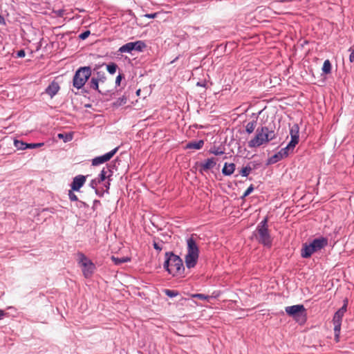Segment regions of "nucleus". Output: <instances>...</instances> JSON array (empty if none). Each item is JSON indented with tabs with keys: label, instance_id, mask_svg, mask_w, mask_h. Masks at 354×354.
Masks as SVG:
<instances>
[{
	"label": "nucleus",
	"instance_id": "f257e3e1",
	"mask_svg": "<svg viewBox=\"0 0 354 354\" xmlns=\"http://www.w3.org/2000/svg\"><path fill=\"white\" fill-rule=\"evenodd\" d=\"M198 237L196 234H192L186 239V254L185 263L189 269L194 268L199 258Z\"/></svg>",
	"mask_w": 354,
	"mask_h": 354
},
{
	"label": "nucleus",
	"instance_id": "f03ea898",
	"mask_svg": "<svg viewBox=\"0 0 354 354\" xmlns=\"http://www.w3.org/2000/svg\"><path fill=\"white\" fill-rule=\"evenodd\" d=\"M276 138L274 131L270 129L268 127L257 128L255 136L248 142L250 148H257L263 145L268 143Z\"/></svg>",
	"mask_w": 354,
	"mask_h": 354
},
{
	"label": "nucleus",
	"instance_id": "7ed1b4c3",
	"mask_svg": "<svg viewBox=\"0 0 354 354\" xmlns=\"http://www.w3.org/2000/svg\"><path fill=\"white\" fill-rule=\"evenodd\" d=\"M164 268L173 276L183 277L185 268L181 258L173 252L165 253Z\"/></svg>",
	"mask_w": 354,
	"mask_h": 354
},
{
	"label": "nucleus",
	"instance_id": "20e7f679",
	"mask_svg": "<svg viewBox=\"0 0 354 354\" xmlns=\"http://www.w3.org/2000/svg\"><path fill=\"white\" fill-rule=\"evenodd\" d=\"M268 222V217H266L261 223H259L254 232V236L259 243L263 244L264 246L270 248L272 243V239L270 234Z\"/></svg>",
	"mask_w": 354,
	"mask_h": 354
},
{
	"label": "nucleus",
	"instance_id": "39448f33",
	"mask_svg": "<svg viewBox=\"0 0 354 354\" xmlns=\"http://www.w3.org/2000/svg\"><path fill=\"white\" fill-rule=\"evenodd\" d=\"M89 88L97 91L102 94H106L108 91V82L104 72H97L88 82Z\"/></svg>",
	"mask_w": 354,
	"mask_h": 354
},
{
	"label": "nucleus",
	"instance_id": "423d86ee",
	"mask_svg": "<svg viewBox=\"0 0 354 354\" xmlns=\"http://www.w3.org/2000/svg\"><path fill=\"white\" fill-rule=\"evenodd\" d=\"M91 75V68L89 66L80 67L75 73L73 85L77 89L82 88Z\"/></svg>",
	"mask_w": 354,
	"mask_h": 354
},
{
	"label": "nucleus",
	"instance_id": "0eeeda50",
	"mask_svg": "<svg viewBox=\"0 0 354 354\" xmlns=\"http://www.w3.org/2000/svg\"><path fill=\"white\" fill-rule=\"evenodd\" d=\"M285 310L289 316L294 317L297 321H299L301 317L303 320H305L306 308L302 304L287 306L286 307Z\"/></svg>",
	"mask_w": 354,
	"mask_h": 354
},
{
	"label": "nucleus",
	"instance_id": "6e6552de",
	"mask_svg": "<svg viewBox=\"0 0 354 354\" xmlns=\"http://www.w3.org/2000/svg\"><path fill=\"white\" fill-rule=\"evenodd\" d=\"M118 150V147H115V149L105 153L104 155L95 158L92 160V165H98L106 161H109L116 153Z\"/></svg>",
	"mask_w": 354,
	"mask_h": 354
},
{
	"label": "nucleus",
	"instance_id": "1a4fd4ad",
	"mask_svg": "<svg viewBox=\"0 0 354 354\" xmlns=\"http://www.w3.org/2000/svg\"><path fill=\"white\" fill-rule=\"evenodd\" d=\"M344 315L339 313V312H336L334 315L333 322L334 325V331L335 338L337 339L339 335L340 330H341V324Z\"/></svg>",
	"mask_w": 354,
	"mask_h": 354
},
{
	"label": "nucleus",
	"instance_id": "9d476101",
	"mask_svg": "<svg viewBox=\"0 0 354 354\" xmlns=\"http://www.w3.org/2000/svg\"><path fill=\"white\" fill-rule=\"evenodd\" d=\"M310 244L311 248L313 249L314 252H315L327 245L328 239L324 237H320L314 239Z\"/></svg>",
	"mask_w": 354,
	"mask_h": 354
},
{
	"label": "nucleus",
	"instance_id": "9b49d317",
	"mask_svg": "<svg viewBox=\"0 0 354 354\" xmlns=\"http://www.w3.org/2000/svg\"><path fill=\"white\" fill-rule=\"evenodd\" d=\"M86 182V176L78 175L73 178L71 183V189L73 191L78 192Z\"/></svg>",
	"mask_w": 354,
	"mask_h": 354
},
{
	"label": "nucleus",
	"instance_id": "f8f14e48",
	"mask_svg": "<svg viewBox=\"0 0 354 354\" xmlns=\"http://www.w3.org/2000/svg\"><path fill=\"white\" fill-rule=\"evenodd\" d=\"M299 130L297 124H294L290 129V135L291 137L290 146H296L299 142Z\"/></svg>",
	"mask_w": 354,
	"mask_h": 354
},
{
	"label": "nucleus",
	"instance_id": "ddd939ff",
	"mask_svg": "<svg viewBox=\"0 0 354 354\" xmlns=\"http://www.w3.org/2000/svg\"><path fill=\"white\" fill-rule=\"evenodd\" d=\"M60 86L59 84L55 81H53L46 88V93H47L52 98L54 97L59 91Z\"/></svg>",
	"mask_w": 354,
	"mask_h": 354
},
{
	"label": "nucleus",
	"instance_id": "4468645a",
	"mask_svg": "<svg viewBox=\"0 0 354 354\" xmlns=\"http://www.w3.org/2000/svg\"><path fill=\"white\" fill-rule=\"evenodd\" d=\"M216 164L214 158H208L205 160L203 162L200 164L201 171H207L210 169H212Z\"/></svg>",
	"mask_w": 354,
	"mask_h": 354
},
{
	"label": "nucleus",
	"instance_id": "2eb2a0df",
	"mask_svg": "<svg viewBox=\"0 0 354 354\" xmlns=\"http://www.w3.org/2000/svg\"><path fill=\"white\" fill-rule=\"evenodd\" d=\"M82 268L83 274L86 278L90 277L93 274L95 269V266L93 262L88 263V264H86L84 267Z\"/></svg>",
	"mask_w": 354,
	"mask_h": 354
},
{
	"label": "nucleus",
	"instance_id": "dca6fc26",
	"mask_svg": "<svg viewBox=\"0 0 354 354\" xmlns=\"http://www.w3.org/2000/svg\"><path fill=\"white\" fill-rule=\"evenodd\" d=\"M112 176V171L109 169V167L103 168L101 171V173L99 175V178H97V183H100L104 181L106 178L110 179V177Z\"/></svg>",
	"mask_w": 354,
	"mask_h": 354
},
{
	"label": "nucleus",
	"instance_id": "f3484780",
	"mask_svg": "<svg viewBox=\"0 0 354 354\" xmlns=\"http://www.w3.org/2000/svg\"><path fill=\"white\" fill-rule=\"evenodd\" d=\"M314 253L310 244H304L301 250V255L303 258H308Z\"/></svg>",
	"mask_w": 354,
	"mask_h": 354
},
{
	"label": "nucleus",
	"instance_id": "a211bd4d",
	"mask_svg": "<svg viewBox=\"0 0 354 354\" xmlns=\"http://www.w3.org/2000/svg\"><path fill=\"white\" fill-rule=\"evenodd\" d=\"M235 167L236 166L234 163L225 162L222 169V173L225 176H230L234 173Z\"/></svg>",
	"mask_w": 354,
	"mask_h": 354
},
{
	"label": "nucleus",
	"instance_id": "6ab92c4d",
	"mask_svg": "<svg viewBox=\"0 0 354 354\" xmlns=\"http://www.w3.org/2000/svg\"><path fill=\"white\" fill-rule=\"evenodd\" d=\"M204 145V141L203 140H200L198 141L190 142L187 144V149H200L203 147Z\"/></svg>",
	"mask_w": 354,
	"mask_h": 354
},
{
	"label": "nucleus",
	"instance_id": "aec40b11",
	"mask_svg": "<svg viewBox=\"0 0 354 354\" xmlns=\"http://www.w3.org/2000/svg\"><path fill=\"white\" fill-rule=\"evenodd\" d=\"M77 256L79 263L80 264L81 267H84L86 264H88V263H92V261L90 259H88L86 257V256L82 252H79L77 254Z\"/></svg>",
	"mask_w": 354,
	"mask_h": 354
},
{
	"label": "nucleus",
	"instance_id": "412c9836",
	"mask_svg": "<svg viewBox=\"0 0 354 354\" xmlns=\"http://www.w3.org/2000/svg\"><path fill=\"white\" fill-rule=\"evenodd\" d=\"M295 147V146H290V142H289L288 145L286 147L281 149L279 151V152L281 154V156H283V158L287 157L288 156L290 151H292Z\"/></svg>",
	"mask_w": 354,
	"mask_h": 354
},
{
	"label": "nucleus",
	"instance_id": "4be33fe9",
	"mask_svg": "<svg viewBox=\"0 0 354 354\" xmlns=\"http://www.w3.org/2000/svg\"><path fill=\"white\" fill-rule=\"evenodd\" d=\"M111 260L115 265H120L121 263L130 261L131 259L129 257L118 258V257H115V256H112Z\"/></svg>",
	"mask_w": 354,
	"mask_h": 354
},
{
	"label": "nucleus",
	"instance_id": "5701e85b",
	"mask_svg": "<svg viewBox=\"0 0 354 354\" xmlns=\"http://www.w3.org/2000/svg\"><path fill=\"white\" fill-rule=\"evenodd\" d=\"M257 120H253L248 122L245 126V131L249 134L252 133L254 131L257 127Z\"/></svg>",
	"mask_w": 354,
	"mask_h": 354
},
{
	"label": "nucleus",
	"instance_id": "b1692460",
	"mask_svg": "<svg viewBox=\"0 0 354 354\" xmlns=\"http://www.w3.org/2000/svg\"><path fill=\"white\" fill-rule=\"evenodd\" d=\"M132 50H133L132 42H129L119 48V51L122 53H131Z\"/></svg>",
	"mask_w": 354,
	"mask_h": 354
},
{
	"label": "nucleus",
	"instance_id": "393cba45",
	"mask_svg": "<svg viewBox=\"0 0 354 354\" xmlns=\"http://www.w3.org/2000/svg\"><path fill=\"white\" fill-rule=\"evenodd\" d=\"M133 50L138 51H142L144 48L146 47L145 44L142 41H137L135 42H132Z\"/></svg>",
	"mask_w": 354,
	"mask_h": 354
},
{
	"label": "nucleus",
	"instance_id": "a878e982",
	"mask_svg": "<svg viewBox=\"0 0 354 354\" xmlns=\"http://www.w3.org/2000/svg\"><path fill=\"white\" fill-rule=\"evenodd\" d=\"M331 64L330 62L328 59H326L324 61L323 67H322V71L325 74H329L331 72Z\"/></svg>",
	"mask_w": 354,
	"mask_h": 354
},
{
	"label": "nucleus",
	"instance_id": "bb28decb",
	"mask_svg": "<svg viewBox=\"0 0 354 354\" xmlns=\"http://www.w3.org/2000/svg\"><path fill=\"white\" fill-rule=\"evenodd\" d=\"M283 158V156H281V154L279 151L278 153H275L274 156H272V157H270L269 158L268 162L270 164H274V163L277 162L278 161L281 160Z\"/></svg>",
	"mask_w": 354,
	"mask_h": 354
},
{
	"label": "nucleus",
	"instance_id": "cd10ccee",
	"mask_svg": "<svg viewBox=\"0 0 354 354\" xmlns=\"http://www.w3.org/2000/svg\"><path fill=\"white\" fill-rule=\"evenodd\" d=\"M252 170V168L250 166H249V165L246 166L241 169V170L240 171V174L242 176L246 177L250 174V173L251 172Z\"/></svg>",
	"mask_w": 354,
	"mask_h": 354
},
{
	"label": "nucleus",
	"instance_id": "c85d7f7f",
	"mask_svg": "<svg viewBox=\"0 0 354 354\" xmlns=\"http://www.w3.org/2000/svg\"><path fill=\"white\" fill-rule=\"evenodd\" d=\"M14 144L15 147H17L18 149L23 150L28 148V147H26L27 144L22 141L15 140Z\"/></svg>",
	"mask_w": 354,
	"mask_h": 354
},
{
	"label": "nucleus",
	"instance_id": "c756f323",
	"mask_svg": "<svg viewBox=\"0 0 354 354\" xmlns=\"http://www.w3.org/2000/svg\"><path fill=\"white\" fill-rule=\"evenodd\" d=\"M57 137L60 139H63L65 142L71 141L73 138V136L71 134H64V133H59L57 135Z\"/></svg>",
	"mask_w": 354,
	"mask_h": 354
},
{
	"label": "nucleus",
	"instance_id": "7c9ffc66",
	"mask_svg": "<svg viewBox=\"0 0 354 354\" xmlns=\"http://www.w3.org/2000/svg\"><path fill=\"white\" fill-rule=\"evenodd\" d=\"M106 69L111 74H114L116 72L117 65L114 63L109 64L106 66Z\"/></svg>",
	"mask_w": 354,
	"mask_h": 354
},
{
	"label": "nucleus",
	"instance_id": "2f4dec72",
	"mask_svg": "<svg viewBox=\"0 0 354 354\" xmlns=\"http://www.w3.org/2000/svg\"><path fill=\"white\" fill-rule=\"evenodd\" d=\"M127 99L125 96H122L119 97L118 100L115 102L117 106H121L127 103Z\"/></svg>",
	"mask_w": 354,
	"mask_h": 354
},
{
	"label": "nucleus",
	"instance_id": "473e14b6",
	"mask_svg": "<svg viewBox=\"0 0 354 354\" xmlns=\"http://www.w3.org/2000/svg\"><path fill=\"white\" fill-rule=\"evenodd\" d=\"M348 51L350 52L349 61L351 63H353L354 62V46H351L348 49Z\"/></svg>",
	"mask_w": 354,
	"mask_h": 354
},
{
	"label": "nucleus",
	"instance_id": "72a5a7b5",
	"mask_svg": "<svg viewBox=\"0 0 354 354\" xmlns=\"http://www.w3.org/2000/svg\"><path fill=\"white\" fill-rule=\"evenodd\" d=\"M254 190V187L252 185H250V186L245 190L244 192L242 198H245L248 196L249 194H250Z\"/></svg>",
	"mask_w": 354,
	"mask_h": 354
},
{
	"label": "nucleus",
	"instance_id": "f704fd0d",
	"mask_svg": "<svg viewBox=\"0 0 354 354\" xmlns=\"http://www.w3.org/2000/svg\"><path fill=\"white\" fill-rule=\"evenodd\" d=\"M68 197L71 201H77V196L73 193V190H70L68 192Z\"/></svg>",
	"mask_w": 354,
	"mask_h": 354
},
{
	"label": "nucleus",
	"instance_id": "c9c22d12",
	"mask_svg": "<svg viewBox=\"0 0 354 354\" xmlns=\"http://www.w3.org/2000/svg\"><path fill=\"white\" fill-rule=\"evenodd\" d=\"M90 34H91V32L89 30H86V31L82 32L79 35V37H80V39L84 40V39H86L90 35Z\"/></svg>",
	"mask_w": 354,
	"mask_h": 354
},
{
	"label": "nucleus",
	"instance_id": "e433bc0d",
	"mask_svg": "<svg viewBox=\"0 0 354 354\" xmlns=\"http://www.w3.org/2000/svg\"><path fill=\"white\" fill-rule=\"evenodd\" d=\"M210 153L216 155V156H218V155H222L224 153V151L221 150L220 149L217 148V149H211L210 150Z\"/></svg>",
	"mask_w": 354,
	"mask_h": 354
},
{
	"label": "nucleus",
	"instance_id": "4c0bfd02",
	"mask_svg": "<svg viewBox=\"0 0 354 354\" xmlns=\"http://www.w3.org/2000/svg\"><path fill=\"white\" fill-rule=\"evenodd\" d=\"M154 249H156L158 251H161L162 249V243H160L156 241H153V243Z\"/></svg>",
	"mask_w": 354,
	"mask_h": 354
},
{
	"label": "nucleus",
	"instance_id": "58836bf2",
	"mask_svg": "<svg viewBox=\"0 0 354 354\" xmlns=\"http://www.w3.org/2000/svg\"><path fill=\"white\" fill-rule=\"evenodd\" d=\"M43 145H44L43 143H31V144L26 145V147H28V148L34 149V148L41 147Z\"/></svg>",
	"mask_w": 354,
	"mask_h": 354
},
{
	"label": "nucleus",
	"instance_id": "ea45409f",
	"mask_svg": "<svg viewBox=\"0 0 354 354\" xmlns=\"http://www.w3.org/2000/svg\"><path fill=\"white\" fill-rule=\"evenodd\" d=\"M165 294L170 297H175L178 295L176 292L171 290H166Z\"/></svg>",
	"mask_w": 354,
	"mask_h": 354
},
{
	"label": "nucleus",
	"instance_id": "a19ab883",
	"mask_svg": "<svg viewBox=\"0 0 354 354\" xmlns=\"http://www.w3.org/2000/svg\"><path fill=\"white\" fill-rule=\"evenodd\" d=\"M193 297L198 298L200 299H207L208 298L207 296H205L203 294H195L192 295Z\"/></svg>",
	"mask_w": 354,
	"mask_h": 354
},
{
	"label": "nucleus",
	"instance_id": "79ce46f5",
	"mask_svg": "<svg viewBox=\"0 0 354 354\" xmlns=\"http://www.w3.org/2000/svg\"><path fill=\"white\" fill-rule=\"evenodd\" d=\"M346 306H347V304H346V303H345V304L343 305V306L337 310V312H339V313H341V314L344 315V313H346Z\"/></svg>",
	"mask_w": 354,
	"mask_h": 354
},
{
	"label": "nucleus",
	"instance_id": "37998d69",
	"mask_svg": "<svg viewBox=\"0 0 354 354\" xmlns=\"http://www.w3.org/2000/svg\"><path fill=\"white\" fill-rule=\"evenodd\" d=\"M158 15V12L151 13V14H146V15H145V17L147 18L153 19V18H156Z\"/></svg>",
	"mask_w": 354,
	"mask_h": 354
},
{
	"label": "nucleus",
	"instance_id": "c03bdc74",
	"mask_svg": "<svg viewBox=\"0 0 354 354\" xmlns=\"http://www.w3.org/2000/svg\"><path fill=\"white\" fill-rule=\"evenodd\" d=\"M26 55V53L24 50H20L17 53V57H24Z\"/></svg>",
	"mask_w": 354,
	"mask_h": 354
},
{
	"label": "nucleus",
	"instance_id": "a18cd8bd",
	"mask_svg": "<svg viewBox=\"0 0 354 354\" xmlns=\"http://www.w3.org/2000/svg\"><path fill=\"white\" fill-rule=\"evenodd\" d=\"M122 76L121 75H119L117 77H116V80H115V84L117 85H120V82L122 80Z\"/></svg>",
	"mask_w": 354,
	"mask_h": 354
},
{
	"label": "nucleus",
	"instance_id": "49530a36",
	"mask_svg": "<svg viewBox=\"0 0 354 354\" xmlns=\"http://www.w3.org/2000/svg\"><path fill=\"white\" fill-rule=\"evenodd\" d=\"M5 315V313L3 310H1L0 309V319H1L3 318V317Z\"/></svg>",
	"mask_w": 354,
	"mask_h": 354
},
{
	"label": "nucleus",
	"instance_id": "de8ad7c7",
	"mask_svg": "<svg viewBox=\"0 0 354 354\" xmlns=\"http://www.w3.org/2000/svg\"><path fill=\"white\" fill-rule=\"evenodd\" d=\"M97 183H98L97 179H95V180H92V183H91L92 185H97Z\"/></svg>",
	"mask_w": 354,
	"mask_h": 354
},
{
	"label": "nucleus",
	"instance_id": "09e8293b",
	"mask_svg": "<svg viewBox=\"0 0 354 354\" xmlns=\"http://www.w3.org/2000/svg\"><path fill=\"white\" fill-rule=\"evenodd\" d=\"M140 92H141L140 89H138V90L136 91V95L139 96V95H140Z\"/></svg>",
	"mask_w": 354,
	"mask_h": 354
},
{
	"label": "nucleus",
	"instance_id": "8fccbe9b",
	"mask_svg": "<svg viewBox=\"0 0 354 354\" xmlns=\"http://www.w3.org/2000/svg\"><path fill=\"white\" fill-rule=\"evenodd\" d=\"M3 20V18L0 16V23Z\"/></svg>",
	"mask_w": 354,
	"mask_h": 354
},
{
	"label": "nucleus",
	"instance_id": "3c124183",
	"mask_svg": "<svg viewBox=\"0 0 354 354\" xmlns=\"http://www.w3.org/2000/svg\"><path fill=\"white\" fill-rule=\"evenodd\" d=\"M62 12V11H59V15H61V13Z\"/></svg>",
	"mask_w": 354,
	"mask_h": 354
},
{
	"label": "nucleus",
	"instance_id": "603ef678",
	"mask_svg": "<svg viewBox=\"0 0 354 354\" xmlns=\"http://www.w3.org/2000/svg\"><path fill=\"white\" fill-rule=\"evenodd\" d=\"M110 185V183H108V185L106 186L107 189L109 188V186Z\"/></svg>",
	"mask_w": 354,
	"mask_h": 354
}]
</instances>
